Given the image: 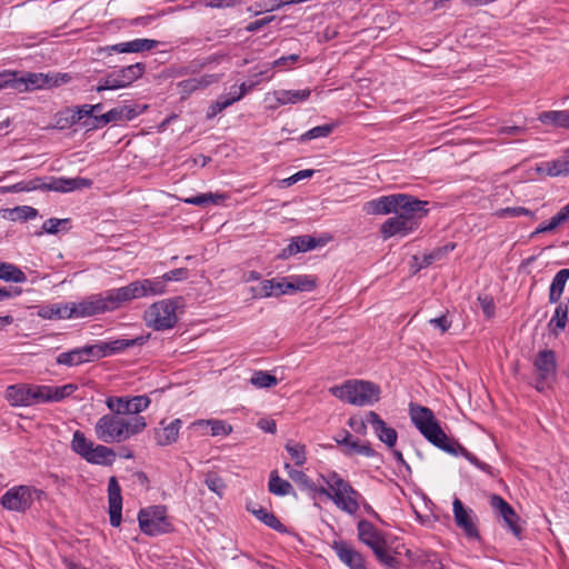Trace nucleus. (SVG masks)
Here are the masks:
<instances>
[{
	"label": "nucleus",
	"instance_id": "1",
	"mask_svg": "<svg viewBox=\"0 0 569 569\" xmlns=\"http://www.w3.org/2000/svg\"><path fill=\"white\" fill-rule=\"evenodd\" d=\"M410 417L416 428L430 443L447 453L462 456L481 471L491 477L496 476L491 466L479 460L458 441L451 440L446 435L431 409L420 405L410 403Z\"/></svg>",
	"mask_w": 569,
	"mask_h": 569
},
{
	"label": "nucleus",
	"instance_id": "2",
	"mask_svg": "<svg viewBox=\"0 0 569 569\" xmlns=\"http://www.w3.org/2000/svg\"><path fill=\"white\" fill-rule=\"evenodd\" d=\"M146 428L147 421L142 416L126 418L107 413L97 421L94 432L102 442L113 443L123 442L141 433Z\"/></svg>",
	"mask_w": 569,
	"mask_h": 569
},
{
	"label": "nucleus",
	"instance_id": "3",
	"mask_svg": "<svg viewBox=\"0 0 569 569\" xmlns=\"http://www.w3.org/2000/svg\"><path fill=\"white\" fill-rule=\"evenodd\" d=\"M329 392L347 403L365 407L379 401L380 386L367 380H348L341 386H333Z\"/></svg>",
	"mask_w": 569,
	"mask_h": 569
},
{
	"label": "nucleus",
	"instance_id": "4",
	"mask_svg": "<svg viewBox=\"0 0 569 569\" xmlns=\"http://www.w3.org/2000/svg\"><path fill=\"white\" fill-rule=\"evenodd\" d=\"M146 292L142 280H136L124 287L93 295L96 310L99 315L114 311L126 302L147 297Z\"/></svg>",
	"mask_w": 569,
	"mask_h": 569
},
{
	"label": "nucleus",
	"instance_id": "5",
	"mask_svg": "<svg viewBox=\"0 0 569 569\" xmlns=\"http://www.w3.org/2000/svg\"><path fill=\"white\" fill-rule=\"evenodd\" d=\"M182 301L181 297L164 299L152 303L143 315L148 327L156 331L172 329L178 322L177 309Z\"/></svg>",
	"mask_w": 569,
	"mask_h": 569
},
{
	"label": "nucleus",
	"instance_id": "6",
	"mask_svg": "<svg viewBox=\"0 0 569 569\" xmlns=\"http://www.w3.org/2000/svg\"><path fill=\"white\" fill-rule=\"evenodd\" d=\"M146 72V64L137 62L130 66L114 69L100 78L94 87L97 92L118 90L130 87L134 81L142 78Z\"/></svg>",
	"mask_w": 569,
	"mask_h": 569
},
{
	"label": "nucleus",
	"instance_id": "7",
	"mask_svg": "<svg viewBox=\"0 0 569 569\" xmlns=\"http://www.w3.org/2000/svg\"><path fill=\"white\" fill-rule=\"evenodd\" d=\"M99 315L96 310L93 295L78 303L51 305L40 309L39 316L44 319L84 318Z\"/></svg>",
	"mask_w": 569,
	"mask_h": 569
},
{
	"label": "nucleus",
	"instance_id": "8",
	"mask_svg": "<svg viewBox=\"0 0 569 569\" xmlns=\"http://www.w3.org/2000/svg\"><path fill=\"white\" fill-rule=\"evenodd\" d=\"M140 530L147 536H159L171 532L173 527L167 519V509L163 506L143 508L138 513Z\"/></svg>",
	"mask_w": 569,
	"mask_h": 569
},
{
	"label": "nucleus",
	"instance_id": "9",
	"mask_svg": "<svg viewBox=\"0 0 569 569\" xmlns=\"http://www.w3.org/2000/svg\"><path fill=\"white\" fill-rule=\"evenodd\" d=\"M6 398L14 407L46 403L47 385H12L7 388Z\"/></svg>",
	"mask_w": 569,
	"mask_h": 569
},
{
	"label": "nucleus",
	"instance_id": "10",
	"mask_svg": "<svg viewBox=\"0 0 569 569\" xmlns=\"http://www.w3.org/2000/svg\"><path fill=\"white\" fill-rule=\"evenodd\" d=\"M42 493V490L31 486H14L6 491L0 499V503L9 511L23 513L32 506L34 499H39Z\"/></svg>",
	"mask_w": 569,
	"mask_h": 569
},
{
	"label": "nucleus",
	"instance_id": "11",
	"mask_svg": "<svg viewBox=\"0 0 569 569\" xmlns=\"http://www.w3.org/2000/svg\"><path fill=\"white\" fill-rule=\"evenodd\" d=\"M325 482L330 487V499L343 511L355 515L359 510V502L353 498H345V492H352V486L342 479L337 472L331 471L327 476H321Z\"/></svg>",
	"mask_w": 569,
	"mask_h": 569
},
{
	"label": "nucleus",
	"instance_id": "12",
	"mask_svg": "<svg viewBox=\"0 0 569 569\" xmlns=\"http://www.w3.org/2000/svg\"><path fill=\"white\" fill-rule=\"evenodd\" d=\"M146 109L147 106H143L142 108H138L136 106L116 107L106 113L94 116L93 122L91 123L89 121H83L82 126L88 129H101L111 122L118 123L130 121L141 114Z\"/></svg>",
	"mask_w": 569,
	"mask_h": 569
},
{
	"label": "nucleus",
	"instance_id": "13",
	"mask_svg": "<svg viewBox=\"0 0 569 569\" xmlns=\"http://www.w3.org/2000/svg\"><path fill=\"white\" fill-rule=\"evenodd\" d=\"M18 72H9L0 74L2 81L0 87H10L20 92L37 89H47L48 74L47 73H27L26 77L18 78Z\"/></svg>",
	"mask_w": 569,
	"mask_h": 569
},
{
	"label": "nucleus",
	"instance_id": "14",
	"mask_svg": "<svg viewBox=\"0 0 569 569\" xmlns=\"http://www.w3.org/2000/svg\"><path fill=\"white\" fill-rule=\"evenodd\" d=\"M490 507L497 516L502 518L505 526L512 532L517 539L522 538V527L519 525L520 517L501 496L492 493L489 499Z\"/></svg>",
	"mask_w": 569,
	"mask_h": 569
},
{
	"label": "nucleus",
	"instance_id": "15",
	"mask_svg": "<svg viewBox=\"0 0 569 569\" xmlns=\"http://www.w3.org/2000/svg\"><path fill=\"white\" fill-rule=\"evenodd\" d=\"M533 367L538 372L536 389L543 390L542 383L549 379H555L557 375V357L551 349H545L537 353Z\"/></svg>",
	"mask_w": 569,
	"mask_h": 569
},
{
	"label": "nucleus",
	"instance_id": "16",
	"mask_svg": "<svg viewBox=\"0 0 569 569\" xmlns=\"http://www.w3.org/2000/svg\"><path fill=\"white\" fill-rule=\"evenodd\" d=\"M399 199H401L399 204H397L396 216H403L407 219L412 220L413 222L421 221L428 212V201H422L417 199L411 194L400 193Z\"/></svg>",
	"mask_w": 569,
	"mask_h": 569
},
{
	"label": "nucleus",
	"instance_id": "17",
	"mask_svg": "<svg viewBox=\"0 0 569 569\" xmlns=\"http://www.w3.org/2000/svg\"><path fill=\"white\" fill-rule=\"evenodd\" d=\"M419 228V222H413L410 219H407L403 216H395L388 218L380 226V234L383 240L390 239L392 237H407Z\"/></svg>",
	"mask_w": 569,
	"mask_h": 569
},
{
	"label": "nucleus",
	"instance_id": "18",
	"mask_svg": "<svg viewBox=\"0 0 569 569\" xmlns=\"http://www.w3.org/2000/svg\"><path fill=\"white\" fill-rule=\"evenodd\" d=\"M453 518L457 527L462 529L465 536L469 540L480 541L481 537L476 523L472 520L471 509H466L460 499L456 498L452 503Z\"/></svg>",
	"mask_w": 569,
	"mask_h": 569
},
{
	"label": "nucleus",
	"instance_id": "19",
	"mask_svg": "<svg viewBox=\"0 0 569 569\" xmlns=\"http://www.w3.org/2000/svg\"><path fill=\"white\" fill-rule=\"evenodd\" d=\"M332 549L336 555L350 569H368L365 557L343 540H335Z\"/></svg>",
	"mask_w": 569,
	"mask_h": 569
},
{
	"label": "nucleus",
	"instance_id": "20",
	"mask_svg": "<svg viewBox=\"0 0 569 569\" xmlns=\"http://www.w3.org/2000/svg\"><path fill=\"white\" fill-rule=\"evenodd\" d=\"M108 501L110 525L117 528L122 520V496L120 485L114 476L108 482Z\"/></svg>",
	"mask_w": 569,
	"mask_h": 569
},
{
	"label": "nucleus",
	"instance_id": "21",
	"mask_svg": "<svg viewBox=\"0 0 569 569\" xmlns=\"http://www.w3.org/2000/svg\"><path fill=\"white\" fill-rule=\"evenodd\" d=\"M92 180L89 178L74 177V178H66V177H47V190L56 191V192H71L74 190H81L86 188H90L92 186Z\"/></svg>",
	"mask_w": 569,
	"mask_h": 569
},
{
	"label": "nucleus",
	"instance_id": "22",
	"mask_svg": "<svg viewBox=\"0 0 569 569\" xmlns=\"http://www.w3.org/2000/svg\"><path fill=\"white\" fill-rule=\"evenodd\" d=\"M323 244L325 241L322 239H317L308 234L297 236L281 250L278 257L280 259H288L299 252H306Z\"/></svg>",
	"mask_w": 569,
	"mask_h": 569
},
{
	"label": "nucleus",
	"instance_id": "23",
	"mask_svg": "<svg viewBox=\"0 0 569 569\" xmlns=\"http://www.w3.org/2000/svg\"><path fill=\"white\" fill-rule=\"evenodd\" d=\"M358 539L368 546L371 550L378 546L386 545L385 533L379 530L372 522L361 519L357 525Z\"/></svg>",
	"mask_w": 569,
	"mask_h": 569
},
{
	"label": "nucleus",
	"instance_id": "24",
	"mask_svg": "<svg viewBox=\"0 0 569 569\" xmlns=\"http://www.w3.org/2000/svg\"><path fill=\"white\" fill-rule=\"evenodd\" d=\"M368 421L378 439L389 448H393L398 439L397 430L389 427L375 411H368Z\"/></svg>",
	"mask_w": 569,
	"mask_h": 569
},
{
	"label": "nucleus",
	"instance_id": "25",
	"mask_svg": "<svg viewBox=\"0 0 569 569\" xmlns=\"http://www.w3.org/2000/svg\"><path fill=\"white\" fill-rule=\"evenodd\" d=\"M400 193L381 196L379 198L372 199L365 204V211L368 214H389L397 212V204Z\"/></svg>",
	"mask_w": 569,
	"mask_h": 569
},
{
	"label": "nucleus",
	"instance_id": "26",
	"mask_svg": "<svg viewBox=\"0 0 569 569\" xmlns=\"http://www.w3.org/2000/svg\"><path fill=\"white\" fill-rule=\"evenodd\" d=\"M284 469L290 479L296 482L302 490H307L315 496L316 493L330 497V491L325 487H318L303 471L293 469L289 462L284 463Z\"/></svg>",
	"mask_w": 569,
	"mask_h": 569
},
{
	"label": "nucleus",
	"instance_id": "27",
	"mask_svg": "<svg viewBox=\"0 0 569 569\" xmlns=\"http://www.w3.org/2000/svg\"><path fill=\"white\" fill-rule=\"evenodd\" d=\"M159 42L152 39H134L128 42H120L110 47L106 50L114 51L118 53H137L154 49Z\"/></svg>",
	"mask_w": 569,
	"mask_h": 569
},
{
	"label": "nucleus",
	"instance_id": "28",
	"mask_svg": "<svg viewBox=\"0 0 569 569\" xmlns=\"http://www.w3.org/2000/svg\"><path fill=\"white\" fill-rule=\"evenodd\" d=\"M219 81V76L217 74H203L199 78H190L182 80L178 83V88L182 94V98L190 96L192 92L204 89L212 83Z\"/></svg>",
	"mask_w": 569,
	"mask_h": 569
},
{
	"label": "nucleus",
	"instance_id": "29",
	"mask_svg": "<svg viewBox=\"0 0 569 569\" xmlns=\"http://www.w3.org/2000/svg\"><path fill=\"white\" fill-rule=\"evenodd\" d=\"M182 421L180 419L172 420L163 428L154 429V439L158 446L164 447L177 441Z\"/></svg>",
	"mask_w": 569,
	"mask_h": 569
},
{
	"label": "nucleus",
	"instance_id": "30",
	"mask_svg": "<svg viewBox=\"0 0 569 569\" xmlns=\"http://www.w3.org/2000/svg\"><path fill=\"white\" fill-rule=\"evenodd\" d=\"M248 511H250L259 521H261L267 527L273 529L280 533H288L287 527L277 518V516L268 511L263 507H248Z\"/></svg>",
	"mask_w": 569,
	"mask_h": 569
},
{
	"label": "nucleus",
	"instance_id": "31",
	"mask_svg": "<svg viewBox=\"0 0 569 569\" xmlns=\"http://www.w3.org/2000/svg\"><path fill=\"white\" fill-rule=\"evenodd\" d=\"M86 460L93 465L111 466L116 460V452L110 447L97 445L90 450Z\"/></svg>",
	"mask_w": 569,
	"mask_h": 569
},
{
	"label": "nucleus",
	"instance_id": "32",
	"mask_svg": "<svg viewBox=\"0 0 569 569\" xmlns=\"http://www.w3.org/2000/svg\"><path fill=\"white\" fill-rule=\"evenodd\" d=\"M311 94L309 89L303 90H278L273 92L276 104L272 108L288 103H297L299 101H306Z\"/></svg>",
	"mask_w": 569,
	"mask_h": 569
},
{
	"label": "nucleus",
	"instance_id": "33",
	"mask_svg": "<svg viewBox=\"0 0 569 569\" xmlns=\"http://www.w3.org/2000/svg\"><path fill=\"white\" fill-rule=\"evenodd\" d=\"M538 120L543 124L569 129V109L543 111L538 116Z\"/></svg>",
	"mask_w": 569,
	"mask_h": 569
},
{
	"label": "nucleus",
	"instance_id": "34",
	"mask_svg": "<svg viewBox=\"0 0 569 569\" xmlns=\"http://www.w3.org/2000/svg\"><path fill=\"white\" fill-rule=\"evenodd\" d=\"M317 286L316 279L306 276H291L286 278L284 288L287 289V295L296 291H312Z\"/></svg>",
	"mask_w": 569,
	"mask_h": 569
},
{
	"label": "nucleus",
	"instance_id": "35",
	"mask_svg": "<svg viewBox=\"0 0 569 569\" xmlns=\"http://www.w3.org/2000/svg\"><path fill=\"white\" fill-rule=\"evenodd\" d=\"M568 279L569 269H561L556 273L549 288V303L559 302Z\"/></svg>",
	"mask_w": 569,
	"mask_h": 569
},
{
	"label": "nucleus",
	"instance_id": "36",
	"mask_svg": "<svg viewBox=\"0 0 569 569\" xmlns=\"http://www.w3.org/2000/svg\"><path fill=\"white\" fill-rule=\"evenodd\" d=\"M568 323V303H558L555 309V313L551 317L548 327L551 333L558 336L560 331H563Z\"/></svg>",
	"mask_w": 569,
	"mask_h": 569
},
{
	"label": "nucleus",
	"instance_id": "37",
	"mask_svg": "<svg viewBox=\"0 0 569 569\" xmlns=\"http://www.w3.org/2000/svg\"><path fill=\"white\" fill-rule=\"evenodd\" d=\"M268 488L276 496L295 495L292 485L288 480L282 479L277 470L271 471Z\"/></svg>",
	"mask_w": 569,
	"mask_h": 569
},
{
	"label": "nucleus",
	"instance_id": "38",
	"mask_svg": "<svg viewBox=\"0 0 569 569\" xmlns=\"http://www.w3.org/2000/svg\"><path fill=\"white\" fill-rule=\"evenodd\" d=\"M0 279L7 282L23 283L27 281V276L16 264L0 261Z\"/></svg>",
	"mask_w": 569,
	"mask_h": 569
},
{
	"label": "nucleus",
	"instance_id": "39",
	"mask_svg": "<svg viewBox=\"0 0 569 569\" xmlns=\"http://www.w3.org/2000/svg\"><path fill=\"white\" fill-rule=\"evenodd\" d=\"M284 284L286 278H281L280 280L276 278L263 280L260 283V297L267 298L272 296L278 297L280 295H287Z\"/></svg>",
	"mask_w": 569,
	"mask_h": 569
},
{
	"label": "nucleus",
	"instance_id": "40",
	"mask_svg": "<svg viewBox=\"0 0 569 569\" xmlns=\"http://www.w3.org/2000/svg\"><path fill=\"white\" fill-rule=\"evenodd\" d=\"M228 198L224 193H201L190 198H186L183 201L188 204L206 207L208 204H218Z\"/></svg>",
	"mask_w": 569,
	"mask_h": 569
},
{
	"label": "nucleus",
	"instance_id": "41",
	"mask_svg": "<svg viewBox=\"0 0 569 569\" xmlns=\"http://www.w3.org/2000/svg\"><path fill=\"white\" fill-rule=\"evenodd\" d=\"M4 218L12 221H27L38 217V210L30 206H18L11 209H6Z\"/></svg>",
	"mask_w": 569,
	"mask_h": 569
},
{
	"label": "nucleus",
	"instance_id": "42",
	"mask_svg": "<svg viewBox=\"0 0 569 569\" xmlns=\"http://www.w3.org/2000/svg\"><path fill=\"white\" fill-rule=\"evenodd\" d=\"M77 389V385L73 383H67L60 387L47 386L48 402H59L70 397Z\"/></svg>",
	"mask_w": 569,
	"mask_h": 569
},
{
	"label": "nucleus",
	"instance_id": "43",
	"mask_svg": "<svg viewBox=\"0 0 569 569\" xmlns=\"http://www.w3.org/2000/svg\"><path fill=\"white\" fill-rule=\"evenodd\" d=\"M372 552L383 567L388 569H399L401 567V561L389 552L387 543L373 548Z\"/></svg>",
	"mask_w": 569,
	"mask_h": 569
},
{
	"label": "nucleus",
	"instance_id": "44",
	"mask_svg": "<svg viewBox=\"0 0 569 569\" xmlns=\"http://www.w3.org/2000/svg\"><path fill=\"white\" fill-rule=\"evenodd\" d=\"M110 415H118L120 417L130 416L129 397H108L106 400Z\"/></svg>",
	"mask_w": 569,
	"mask_h": 569
},
{
	"label": "nucleus",
	"instance_id": "45",
	"mask_svg": "<svg viewBox=\"0 0 569 569\" xmlns=\"http://www.w3.org/2000/svg\"><path fill=\"white\" fill-rule=\"evenodd\" d=\"M93 446L94 443L91 440L87 439L83 432L77 430L73 433L71 447L73 451L80 455L82 458L86 459L89 456L90 450L93 448Z\"/></svg>",
	"mask_w": 569,
	"mask_h": 569
},
{
	"label": "nucleus",
	"instance_id": "46",
	"mask_svg": "<svg viewBox=\"0 0 569 569\" xmlns=\"http://www.w3.org/2000/svg\"><path fill=\"white\" fill-rule=\"evenodd\" d=\"M147 340H148L147 336H139L133 339H116L113 341H110L111 348H109V349L111 350L112 355H117V353L124 351L126 349H129V348H132L136 346H139V347L143 346L147 342Z\"/></svg>",
	"mask_w": 569,
	"mask_h": 569
},
{
	"label": "nucleus",
	"instance_id": "47",
	"mask_svg": "<svg viewBox=\"0 0 569 569\" xmlns=\"http://www.w3.org/2000/svg\"><path fill=\"white\" fill-rule=\"evenodd\" d=\"M343 453L347 456H351L353 453L362 455L368 458L379 457L380 455L371 447L369 441L360 442L358 439H355L352 443H350V448L342 449Z\"/></svg>",
	"mask_w": 569,
	"mask_h": 569
},
{
	"label": "nucleus",
	"instance_id": "48",
	"mask_svg": "<svg viewBox=\"0 0 569 569\" xmlns=\"http://www.w3.org/2000/svg\"><path fill=\"white\" fill-rule=\"evenodd\" d=\"M17 192L48 191L47 177H34L30 180H22L16 183Z\"/></svg>",
	"mask_w": 569,
	"mask_h": 569
},
{
	"label": "nucleus",
	"instance_id": "49",
	"mask_svg": "<svg viewBox=\"0 0 569 569\" xmlns=\"http://www.w3.org/2000/svg\"><path fill=\"white\" fill-rule=\"evenodd\" d=\"M143 286L146 287L147 297L149 296H159L167 292V282L163 279V276L156 277L152 279H143Z\"/></svg>",
	"mask_w": 569,
	"mask_h": 569
},
{
	"label": "nucleus",
	"instance_id": "50",
	"mask_svg": "<svg viewBox=\"0 0 569 569\" xmlns=\"http://www.w3.org/2000/svg\"><path fill=\"white\" fill-rule=\"evenodd\" d=\"M284 448L297 466H303L306 463L307 457L305 445L300 442L288 441Z\"/></svg>",
	"mask_w": 569,
	"mask_h": 569
},
{
	"label": "nucleus",
	"instance_id": "51",
	"mask_svg": "<svg viewBox=\"0 0 569 569\" xmlns=\"http://www.w3.org/2000/svg\"><path fill=\"white\" fill-rule=\"evenodd\" d=\"M250 382L257 388H270L278 383L276 376L267 371H256L250 378Z\"/></svg>",
	"mask_w": 569,
	"mask_h": 569
},
{
	"label": "nucleus",
	"instance_id": "52",
	"mask_svg": "<svg viewBox=\"0 0 569 569\" xmlns=\"http://www.w3.org/2000/svg\"><path fill=\"white\" fill-rule=\"evenodd\" d=\"M57 363L63 365L68 367L79 366L84 363L82 359V355L80 352L79 348H74L72 350H69L67 352H61L57 357Z\"/></svg>",
	"mask_w": 569,
	"mask_h": 569
},
{
	"label": "nucleus",
	"instance_id": "53",
	"mask_svg": "<svg viewBox=\"0 0 569 569\" xmlns=\"http://www.w3.org/2000/svg\"><path fill=\"white\" fill-rule=\"evenodd\" d=\"M543 170L550 177L569 176L563 156L556 160L546 162Z\"/></svg>",
	"mask_w": 569,
	"mask_h": 569
},
{
	"label": "nucleus",
	"instance_id": "54",
	"mask_svg": "<svg viewBox=\"0 0 569 569\" xmlns=\"http://www.w3.org/2000/svg\"><path fill=\"white\" fill-rule=\"evenodd\" d=\"M335 124L326 123L322 126H317L307 132H305L301 137V141H309L317 138L328 137L333 131Z\"/></svg>",
	"mask_w": 569,
	"mask_h": 569
},
{
	"label": "nucleus",
	"instance_id": "55",
	"mask_svg": "<svg viewBox=\"0 0 569 569\" xmlns=\"http://www.w3.org/2000/svg\"><path fill=\"white\" fill-rule=\"evenodd\" d=\"M300 59L299 54H289L286 57H280L274 60L272 63H268L264 70H260L256 77L264 76L271 68H288L291 64L296 63Z\"/></svg>",
	"mask_w": 569,
	"mask_h": 569
},
{
	"label": "nucleus",
	"instance_id": "56",
	"mask_svg": "<svg viewBox=\"0 0 569 569\" xmlns=\"http://www.w3.org/2000/svg\"><path fill=\"white\" fill-rule=\"evenodd\" d=\"M204 483L209 490L217 493L218 496H222L223 490L226 489V483L223 479L218 476L216 472H208L206 475Z\"/></svg>",
	"mask_w": 569,
	"mask_h": 569
},
{
	"label": "nucleus",
	"instance_id": "57",
	"mask_svg": "<svg viewBox=\"0 0 569 569\" xmlns=\"http://www.w3.org/2000/svg\"><path fill=\"white\" fill-rule=\"evenodd\" d=\"M498 218H513L520 216H528L533 218V212L525 207H506L496 211L495 213Z\"/></svg>",
	"mask_w": 569,
	"mask_h": 569
},
{
	"label": "nucleus",
	"instance_id": "58",
	"mask_svg": "<svg viewBox=\"0 0 569 569\" xmlns=\"http://www.w3.org/2000/svg\"><path fill=\"white\" fill-rule=\"evenodd\" d=\"M130 405V416L136 417L143 410H146L150 405V398L146 395L143 396H134L129 398Z\"/></svg>",
	"mask_w": 569,
	"mask_h": 569
},
{
	"label": "nucleus",
	"instance_id": "59",
	"mask_svg": "<svg viewBox=\"0 0 569 569\" xmlns=\"http://www.w3.org/2000/svg\"><path fill=\"white\" fill-rule=\"evenodd\" d=\"M206 423L210 426L212 436H228L232 431L231 426L222 420H208Z\"/></svg>",
	"mask_w": 569,
	"mask_h": 569
},
{
	"label": "nucleus",
	"instance_id": "60",
	"mask_svg": "<svg viewBox=\"0 0 569 569\" xmlns=\"http://www.w3.org/2000/svg\"><path fill=\"white\" fill-rule=\"evenodd\" d=\"M48 74V86H47V89H50V88H56V87H59L61 84H64V83H68L71 81V76L69 73H62V72H57V73H47Z\"/></svg>",
	"mask_w": 569,
	"mask_h": 569
},
{
	"label": "nucleus",
	"instance_id": "61",
	"mask_svg": "<svg viewBox=\"0 0 569 569\" xmlns=\"http://www.w3.org/2000/svg\"><path fill=\"white\" fill-rule=\"evenodd\" d=\"M368 421V412L366 413L365 419L350 418L348 421L349 427L358 435L365 436L367 433V425Z\"/></svg>",
	"mask_w": 569,
	"mask_h": 569
},
{
	"label": "nucleus",
	"instance_id": "62",
	"mask_svg": "<svg viewBox=\"0 0 569 569\" xmlns=\"http://www.w3.org/2000/svg\"><path fill=\"white\" fill-rule=\"evenodd\" d=\"M482 312L486 318L491 319L495 316L496 306L493 299L489 296H483L478 298Z\"/></svg>",
	"mask_w": 569,
	"mask_h": 569
},
{
	"label": "nucleus",
	"instance_id": "63",
	"mask_svg": "<svg viewBox=\"0 0 569 569\" xmlns=\"http://www.w3.org/2000/svg\"><path fill=\"white\" fill-rule=\"evenodd\" d=\"M162 276H163V279L166 280V282L181 281L189 277V270L187 268H177V269L166 272Z\"/></svg>",
	"mask_w": 569,
	"mask_h": 569
},
{
	"label": "nucleus",
	"instance_id": "64",
	"mask_svg": "<svg viewBox=\"0 0 569 569\" xmlns=\"http://www.w3.org/2000/svg\"><path fill=\"white\" fill-rule=\"evenodd\" d=\"M69 223V219L50 218L43 222L42 229L50 234H56L61 224Z\"/></svg>",
	"mask_w": 569,
	"mask_h": 569
}]
</instances>
